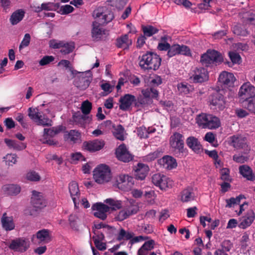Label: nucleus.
<instances>
[{"label":"nucleus","instance_id":"f257e3e1","mask_svg":"<svg viewBox=\"0 0 255 255\" xmlns=\"http://www.w3.org/2000/svg\"><path fill=\"white\" fill-rule=\"evenodd\" d=\"M139 66L143 71L158 70L161 65V58L156 53L146 52L138 57Z\"/></svg>","mask_w":255,"mask_h":255},{"label":"nucleus","instance_id":"f03ea898","mask_svg":"<svg viewBox=\"0 0 255 255\" xmlns=\"http://www.w3.org/2000/svg\"><path fill=\"white\" fill-rule=\"evenodd\" d=\"M184 140V136L177 132H174L170 137V145L174 149V155L176 157L182 158L185 156Z\"/></svg>","mask_w":255,"mask_h":255},{"label":"nucleus","instance_id":"7ed1b4c3","mask_svg":"<svg viewBox=\"0 0 255 255\" xmlns=\"http://www.w3.org/2000/svg\"><path fill=\"white\" fill-rule=\"evenodd\" d=\"M93 178L98 184H104L109 182L112 178L110 167L105 164L97 166L93 171Z\"/></svg>","mask_w":255,"mask_h":255},{"label":"nucleus","instance_id":"20e7f679","mask_svg":"<svg viewBox=\"0 0 255 255\" xmlns=\"http://www.w3.org/2000/svg\"><path fill=\"white\" fill-rule=\"evenodd\" d=\"M223 61L221 54L215 50H208L206 53L202 54L200 58V62L205 67H210L213 64L217 65Z\"/></svg>","mask_w":255,"mask_h":255},{"label":"nucleus","instance_id":"39448f33","mask_svg":"<svg viewBox=\"0 0 255 255\" xmlns=\"http://www.w3.org/2000/svg\"><path fill=\"white\" fill-rule=\"evenodd\" d=\"M229 144L237 149H243V153L248 154L251 150L247 143V138L241 134L233 135L229 138Z\"/></svg>","mask_w":255,"mask_h":255},{"label":"nucleus","instance_id":"423d86ee","mask_svg":"<svg viewBox=\"0 0 255 255\" xmlns=\"http://www.w3.org/2000/svg\"><path fill=\"white\" fill-rule=\"evenodd\" d=\"M94 16L100 24L104 25L111 22L114 18L113 13L109 10L103 11V8H99L94 11Z\"/></svg>","mask_w":255,"mask_h":255},{"label":"nucleus","instance_id":"0eeeda50","mask_svg":"<svg viewBox=\"0 0 255 255\" xmlns=\"http://www.w3.org/2000/svg\"><path fill=\"white\" fill-rule=\"evenodd\" d=\"M152 182L154 185L162 190H165L171 187L172 184V181L169 178L160 173L154 174L152 177Z\"/></svg>","mask_w":255,"mask_h":255},{"label":"nucleus","instance_id":"6e6552de","mask_svg":"<svg viewBox=\"0 0 255 255\" xmlns=\"http://www.w3.org/2000/svg\"><path fill=\"white\" fill-rule=\"evenodd\" d=\"M239 96L244 101L255 97V87L250 82L244 83L240 88Z\"/></svg>","mask_w":255,"mask_h":255},{"label":"nucleus","instance_id":"1a4fd4ad","mask_svg":"<svg viewBox=\"0 0 255 255\" xmlns=\"http://www.w3.org/2000/svg\"><path fill=\"white\" fill-rule=\"evenodd\" d=\"M210 105L213 107V109L223 111L226 107V100L224 96L218 92L212 94L210 98Z\"/></svg>","mask_w":255,"mask_h":255},{"label":"nucleus","instance_id":"9d476101","mask_svg":"<svg viewBox=\"0 0 255 255\" xmlns=\"http://www.w3.org/2000/svg\"><path fill=\"white\" fill-rule=\"evenodd\" d=\"M97 21H94L92 23L91 30L92 37L94 41H99L106 38L108 35V31L102 27Z\"/></svg>","mask_w":255,"mask_h":255},{"label":"nucleus","instance_id":"9b49d317","mask_svg":"<svg viewBox=\"0 0 255 255\" xmlns=\"http://www.w3.org/2000/svg\"><path fill=\"white\" fill-rule=\"evenodd\" d=\"M178 54L184 55L186 56H191L190 49L187 46L178 44L170 45V47L167 52L168 56L172 57Z\"/></svg>","mask_w":255,"mask_h":255},{"label":"nucleus","instance_id":"f8f14e48","mask_svg":"<svg viewBox=\"0 0 255 255\" xmlns=\"http://www.w3.org/2000/svg\"><path fill=\"white\" fill-rule=\"evenodd\" d=\"M193 72L190 79L194 83H202L209 79L208 72L205 68H196Z\"/></svg>","mask_w":255,"mask_h":255},{"label":"nucleus","instance_id":"ddd939ff","mask_svg":"<svg viewBox=\"0 0 255 255\" xmlns=\"http://www.w3.org/2000/svg\"><path fill=\"white\" fill-rule=\"evenodd\" d=\"M134 179L128 175H121L118 180V188L125 191H128L132 188L134 184Z\"/></svg>","mask_w":255,"mask_h":255},{"label":"nucleus","instance_id":"4468645a","mask_svg":"<svg viewBox=\"0 0 255 255\" xmlns=\"http://www.w3.org/2000/svg\"><path fill=\"white\" fill-rule=\"evenodd\" d=\"M29 247V244L23 238H16L11 241L8 248L15 252L23 253Z\"/></svg>","mask_w":255,"mask_h":255},{"label":"nucleus","instance_id":"2eb2a0df","mask_svg":"<svg viewBox=\"0 0 255 255\" xmlns=\"http://www.w3.org/2000/svg\"><path fill=\"white\" fill-rule=\"evenodd\" d=\"M92 209L94 212V215L102 220H105L107 217V212L110 211L108 206L102 203H97L92 206Z\"/></svg>","mask_w":255,"mask_h":255},{"label":"nucleus","instance_id":"dca6fc26","mask_svg":"<svg viewBox=\"0 0 255 255\" xmlns=\"http://www.w3.org/2000/svg\"><path fill=\"white\" fill-rule=\"evenodd\" d=\"M118 159L124 162H128L133 158V156L128 150L124 144H121L116 151Z\"/></svg>","mask_w":255,"mask_h":255},{"label":"nucleus","instance_id":"f3484780","mask_svg":"<svg viewBox=\"0 0 255 255\" xmlns=\"http://www.w3.org/2000/svg\"><path fill=\"white\" fill-rule=\"evenodd\" d=\"M104 145V140L95 139L92 141H84L83 143V148L90 152H95L101 149Z\"/></svg>","mask_w":255,"mask_h":255},{"label":"nucleus","instance_id":"a211bd4d","mask_svg":"<svg viewBox=\"0 0 255 255\" xmlns=\"http://www.w3.org/2000/svg\"><path fill=\"white\" fill-rule=\"evenodd\" d=\"M31 203L33 207L35 208H42L46 206V204L42 193L35 190L32 191Z\"/></svg>","mask_w":255,"mask_h":255},{"label":"nucleus","instance_id":"6ab92c4d","mask_svg":"<svg viewBox=\"0 0 255 255\" xmlns=\"http://www.w3.org/2000/svg\"><path fill=\"white\" fill-rule=\"evenodd\" d=\"M149 170V168L147 165L142 163H138L134 168L135 179L140 180H144L147 176Z\"/></svg>","mask_w":255,"mask_h":255},{"label":"nucleus","instance_id":"aec40b11","mask_svg":"<svg viewBox=\"0 0 255 255\" xmlns=\"http://www.w3.org/2000/svg\"><path fill=\"white\" fill-rule=\"evenodd\" d=\"M135 101V96L129 94L122 96L119 100L120 103L119 105L120 109L124 111H127L131 106L133 102Z\"/></svg>","mask_w":255,"mask_h":255},{"label":"nucleus","instance_id":"412c9836","mask_svg":"<svg viewBox=\"0 0 255 255\" xmlns=\"http://www.w3.org/2000/svg\"><path fill=\"white\" fill-rule=\"evenodd\" d=\"M255 218L254 212L252 210L248 211L246 215L240 219L239 227L245 229L251 225Z\"/></svg>","mask_w":255,"mask_h":255},{"label":"nucleus","instance_id":"4be33fe9","mask_svg":"<svg viewBox=\"0 0 255 255\" xmlns=\"http://www.w3.org/2000/svg\"><path fill=\"white\" fill-rule=\"evenodd\" d=\"M84 73H82V75L76 78L74 80V85L80 90H85L87 89L92 80L91 77L85 76Z\"/></svg>","mask_w":255,"mask_h":255},{"label":"nucleus","instance_id":"5701e85b","mask_svg":"<svg viewBox=\"0 0 255 255\" xmlns=\"http://www.w3.org/2000/svg\"><path fill=\"white\" fill-rule=\"evenodd\" d=\"M235 80V78L232 73L223 71L219 75L218 81L225 86H231Z\"/></svg>","mask_w":255,"mask_h":255},{"label":"nucleus","instance_id":"b1692460","mask_svg":"<svg viewBox=\"0 0 255 255\" xmlns=\"http://www.w3.org/2000/svg\"><path fill=\"white\" fill-rule=\"evenodd\" d=\"M69 191L75 206L76 207L77 204H79V197L80 195L78 185L76 182L72 181L69 183Z\"/></svg>","mask_w":255,"mask_h":255},{"label":"nucleus","instance_id":"393cba45","mask_svg":"<svg viewBox=\"0 0 255 255\" xmlns=\"http://www.w3.org/2000/svg\"><path fill=\"white\" fill-rule=\"evenodd\" d=\"M131 44L132 40L129 38L128 34L122 35L116 39V46L124 50L128 49Z\"/></svg>","mask_w":255,"mask_h":255},{"label":"nucleus","instance_id":"a878e982","mask_svg":"<svg viewBox=\"0 0 255 255\" xmlns=\"http://www.w3.org/2000/svg\"><path fill=\"white\" fill-rule=\"evenodd\" d=\"M159 163L167 169H171L177 166L176 160L172 157L166 155L159 160Z\"/></svg>","mask_w":255,"mask_h":255},{"label":"nucleus","instance_id":"bb28decb","mask_svg":"<svg viewBox=\"0 0 255 255\" xmlns=\"http://www.w3.org/2000/svg\"><path fill=\"white\" fill-rule=\"evenodd\" d=\"M186 143L189 148L196 153L200 152L203 149L200 141L194 136L188 137L186 139Z\"/></svg>","mask_w":255,"mask_h":255},{"label":"nucleus","instance_id":"cd10ccee","mask_svg":"<svg viewBox=\"0 0 255 255\" xmlns=\"http://www.w3.org/2000/svg\"><path fill=\"white\" fill-rule=\"evenodd\" d=\"M2 190L5 194L9 196H16L21 191L20 187L16 184H7L2 186Z\"/></svg>","mask_w":255,"mask_h":255},{"label":"nucleus","instance_id":"c85d7f7f","mask_svg":"<svg viewBox=\"0 0 255 255\" xmlns=\"http://www.w3.org/2000/svg\"><path fill=\"white\" fill-rule=\"evenodd\" d=\"M86 117L80 111L73 113L72 119L70 120V124L83 127L84 125Z\"/></svg>","mask_w":255,"mask_h":255},{"label":"nucleus","instance_id":"c756f323","mask_svg":"<svg viewBox=\"0 0 255 255\" xmlns=\"http://www.w3.org/2000/svg\"><path fill=\"white\" fill-rule=\"evenodd\" d=\"M195 194L192 188L188 187L181 192V201L182 202H191L195 200Z\"/></svg>","mask_w":255,"mask_h":255},{"label":"nucleus","instance_id":"7c9ffc66","mask_svg":"<svg viewBox=\"0 0 255 255\" xmlns=\"http://www.w3.org/2000/svg\"><path fill=\"white\" fill-rule=\"evenodd\" d=\"M36 238L41 243H48L51 241L50 231L48 229H42L36 233Z\"/></svg>","mask_w":255,"mask_h":255},{"label":"nucleus","instance_id":"2f4dec72","mask_svg":"<svg viewBox=\"0 0 255 255\" xmlns=\"http://www.w3.org/2000/svg\"><path fill=\"white\" fill-rule=\"evenodd\" d=\"M154 244L155 242L153 240L145 242L138 249L137 255H147L148 252L154 248Z\"/></svg>","mask_w":255,"mask_h":255},{"label":"nucleus","instance_id":"473e14b6","mask_svg":"<svg viewBox=\"0 0 255 255\" xmlns=\"http://www.w3.org/2000/svg\"><path fill=\"white\" fill-rule=\"evenodd\" d=\"M177 87L179 94L184 95L190 94L194 90L193 86L186 82L178 83Z\"/></svg>","mask_w":255,"mask_h":255},{"label":"nucleus","instance_id":"72a5a7b5","mask_svg":"<svg viewBox=\"0 0 255 255\" xmlns=\"http://www.w3.org/2000/svg\"><path fill=\"white\" fill-rule=\"evenodd\" d=\"M4 142L10 148L17 150H22L26 147V144L14 140L5 138Z\"/></svg>","mask_w":255,"mask_h":255},{"label":"nucleus","instance_id":"f704fd0d","mask_svg":"<svg viewBox=\"0 0 255 255\" xmlns=\"http://www.w3.org/2000/svg\"><path fill=\"white\" fill-rule=\"evenodd\" d=\"M233 32L239 36L246 37L250 34V31L243 25L237 24L232 27Z\"/></svg>","mask_w":255,"mask_h":255},{"label":"nucleus","instance_id":"c9c22d12","mask_svg":"<svg viewBox=\"0 0 255 255\" xmlns=\"http://www.w3.org/2000/svg\"><path fill=\"white\" fill-rule=\"evenodd\" d=\"M211 115V114L206 113H201L198 115L196 118V123L198 125L202 128H206V126Z\"/></svg>","mask_w":255,"mask_h":255},{"label":"nucleus","instance_id":"e433bc0d","mask_svg":"<svg viewBox=\"0 0 255 255\" xmlns=\"http://www.w3.org/2000/svg\"><path fill=\"white\" fill-rule=\"evenodd\" d=\"M6 214L5 213L3 214L1 218V223L3 229L6 231H11L14 228V224L13 220L10 217L6 216Z\"/></svg>","mask_w":255,"mask_h":255},{"label":"nucleus","instance_id":"4c0bfd02","mask_svg":"<svg viewBox=\"0 0 255 255\" xmlns=\"http://www.w3.org/2000/svg\"><path fill=\"white\" fill-rule=\"evenodd\" d=\"M24 16V11L22 9H18L13 12L10 16L9 20L11 24L15 25L20 22Z\"/></svg>","mask_w":255,"mask_h":255},{"label":"nucleus","instance_id":"58836bf2","mask_svg":"<svg viewBox=\"0 0 255 255\" xmlns=\"http://www.w3.org/2000/svg\"><path fill=\"white\" fill-rule=\"evenodd\" d=\"M80 137V132L76 130H70L68 133L65 134L64 135L65 140H69L73 143H76Z\"/></svg>","mask_w":255,"mask_h":255},{"label":"nucleus","instance_id":"ea45409f","mask_svg":"<svg viewBox=\"0 0 255 255\" xmlns=\"http://www.w3.org/2000/svg\"><path fill=\"white\" fill-rule=\"evenodd\" d=\"M240 174L245 178L249 180H253L254 175L252 169L248 165H243L239 167Z\"/></svg>","mask_w":255,"mask_h":255},{"label":"nucleus","instance_id":"a19ab883","mask_svg":"<svg viewBox=\"0 0 255 255\" xmlns=\"http://www.w3.org/2000/svg\"><path fill=\"white\" fill-rule=\"evenodd\" d=\"M141 29L143 35L146 37L152 36L159 31L158 29L151 25H142Z\"/></svg>","mask_w":255,"mask_h":255},{"label":"nucleus","instance_id":"79ce46f5","mask_svg":"<svg viewBox=\"0 0 255 255\" xmlns=\"http://www.w3.org/2000/svg\"><path fill=\"white\" fill-rule=\"evenodd\" d=\"M220 126L221 122L219 118L211 114L209 122H208L206 128L210 129H216L219 128Z\"/></svg>","mask_w":255,"mask_h":255},{"label":"nucleus","instance_id":"37998d69","mask_svg":"<svg viewBox=\"0 0 255 255\" xmlns=\"http://www.w3.org/2000/svg\"><path fill=\"white\" fill-rule=\"evenodd\" d=\"M113 133L115 137L120 140H124V128L121 125H118L117 126L113 125Z\"/></svg>","mask_w":255,"mask_h":255},{"label":"nucleus","instance_id":"c03bdc74","mask_svg":"<svg viewBox=\"0 0 255 255\" xmlns=\"http://www.w3.org/2000/svg\"><path fill=\"white\" fill-rule=\"evenodd\" d=\"M229 56L231 60V62L228 63L229 67H232L235 64H240L242 62L241 56L235 51L229 52Z\"/></svg>","mask_w":255,"mask_h":255},{"label":"nucleus","instance_id":"a18cd8bd","mask_svg":"<svg viewBox=\"0 0 255 255\" xmlns=\"http://www.w3.org/2000/svg\"><path fill=\"white\" fill-rule=\"evenodd\" d=\"M28 112V116L29 118L35 122H37L42 117L41 114L39 112L38 109L36 108H29Z\"/></svg>","mask_w":255,"mask_h":255},{"label":"nucleus","instance_id":"49530a36","mask_svg":"<svg viewBox=\"0 0 255 255\" xmlns=\"http://www.w3.org/2000/svg\"><path fill=\"white\" fill-rule=\"evenodd\" d=\"M129 216L135 214L139 210V207L133 200L129 201V205L125 209Z\"/></svg>","mask_w":255,"mask_h":255},{"label":"nucleus","instance_id":"de8ad7c7","mask_svg":"<svg viewBox=\"0 0 255 255\" xmlns=\"http://www.w3.org/2000/svg\"><path fill=\"white\" fill-rule=\"evenodd\" d=\"M134 234L131 232H127L125 230L122 228L117 237V240L121 241L122 240H130L133 237Z\"/></svg>","mask_w":255,"mask_h":255},{"label":"nucleus","instance_id":"09e8293b","mask_svg":"<svg viewBox=\"0 0 255 255\" xmlns=\"http://www.w3.org/2000/svg\"><path fill=\"white\" fill-rule=\"evenodd\" d=\"M243 105L251 113L255 115V97L244 101Z\"/></svg>","mask_w":255,"mask_h":255},{"label":"nucleus","instance_id":"8fccbe9b","mask_svg":"<svg viewBox=\"0 0 255 255\" xmlns=\"http://www.w3.org/2000/svg\"><path fill=\"white\" fill-rule=\"evenodd\" d=\"M245 198V197L244 195H240L236 198L232 197L230 199H226V202L227 203V204L226 205V207L231 208L235 204H239L241 202V200Z\"/></svg>","mask_w":255,"mask_h":255},{"label":"nucleus","instance_id":"3c124183","mask_svg":"<svg viewBox=\"0 0 255 255\" xmlns=\"http://www.w3.org/2000/svg\"><path fill=\"white\" fill-rule=\"evenodd\" d=\"M75 48L74 43H67L62 44V47L60 50L62 54L66 55L72 52Z\"/></svg>","mask_w":255,"mask_h":255},{"label":"nucleus","instance_id":"603ef678","mask_svg":"<svg viewBox=\"0 0 255 255\" xmlns=\"http://www.w3.org/2000/svg\"><path fill=\"white\" fill-rule=\"evenodd\" d=\"M4 158L5 164L8 166H13L17 162V156L15 154H7Z\"/></svg>","mask_w":255,"mask_h":255},{"label":"nucleus","instance_id":"864d4df0","mask_svg":"<svg viewBox=\"0 0 255 255\" xmlns=\"http://www.w3.org/2000/svg\"><path fill=\"white\" fill-rule=\"evenodd\" d=\"M92 108V103L89 101L86 100L82 103L81 109L82 113L85 115H87L90 113Z\"/></svg>","mask_w":255,"mask_h":255},{"label":"nucleus","instance_id":"5fc2aeb1","mask_svg":"<svg viewBox=\"0 0 255 255\" xmlns=\"http://www.w3.org/2000/svg\"><path fill=\"white\" fill-rule=\"evenodd\" d=\"M243 154L242 155H237L235 154L233 156V159L234 161L240 163H243L247 161L249 159L250 156L248 154Z\"/></svg>","mask_w":255,"mask_h":255},{"label":"nucleus","instance_id":"6e6d98bb","mask_svg":"<svg viewBox=\"0 0 255 255\" xmlns=\"http://www.w3.org/2000/svg\"><path fill=\"white\" fill-rule=\"evenodd\" d=\"M137 135L140 138H146L149 133V130L145 127H140L137 128Z\"/></svg>","mask_w":255,"mask_h":255},{"label":"nucleus","instance_id":"4d7b16f0","mask_svg":"<svg viewBox=\"0 0 255 255\" xmlns=\"http://www.w3.org/2000/svg\"><path fill=\"white\" fill-rule=\"evenodd\" d=\"M221 249H218V250H222L225 253L229 252L233 248V244L229 240L224 241L221 245Z\"/></svg>","mask_w":255,"mask_h":255},{"label":"nucleus","instance_id":"13d9d810","mask_svg":"<svg viewBox=\"0 0 255 255\" xmlns=\"http://www.w3.org/2000/svg\"><path fill=\"white\" fill-rule=\"evenodd\" d=\"M243 18L246 24L255 25V13H248Z\"/></svg>","mask_w":255,"mask_h":255},{"label":"nucleus","instance_id":"bf43d9fd","mask_svg":"<svg viewBox=\"0 0 255 255\" xmlns=\"http://www.w3.org/2000/svg\"><path fill=\"white\" fill-rule=\"evenodd\" d=\"M161 40L164 42H160L158 43L157 46L158 49L160 51H168L169 48L170 47V44L166 42L167 37L166 36L162 37Z\"/></svg>","mask_w":255,"mask_h":255},{"label":"nucleus","instance_id":"052dcab7","mask_svg":"<svg viewBox=\"0 0 255 255\" xmlns=\"http://www.w3.org/2000/svg\"><path fill=\"white\" fill-rule=\"evenodd\" d=\"M42 9L45 10H53L59 6V3H54L48 2L42 3Z\"/></svg>","mask_w":255,"mask_h":255},{"label":"nucleus","instance_id":"680f3d73","mask_svg":"<svg viewBox=\"0 0 255 255\" xmlns=\"http://www.w3.org/2000/svg\"><path fill=\"white\" fill-rule=\"evenodd\" d=\"M55 58L53 56H44L39 61L40 66H45L50 64L54 60Z\"/></svg>","mask_w":255,"mask_h":255},{"label":"nucleus","instance_id":"e2e57ef3","mask_svg":"<svg viewBox=\"0 0 255 255\" xmlns=\"http://www.w3.org/2000/svg\"><path fill=\"white\" fill-rule=\"evenodd\" d=\"M26 178L28 180L32 181H38L40 179V176L35 171H30L27 173Z\"/></svg>","mask_w":255,"mask_h":255},{"label":"nucleus","instance_id":"0e129e2a","mask_svg":"<svg viewBox=\"0 0 255 255\" xmlns=\"http://www.w3.org/2000/svg\"><path fill=\"white\" fill-rule=\"evenodd\" d=\"M30 41V35L28 33H26L24 35V38H23L21 43L19 45V49L21 50L23 47H25L28 46Z\"/></svg>","mask_w":255,"mask_h":255},{"label":"nucleus","instance_id":"69168bd1","mask_svg":"<svg viewBox=\"0 0 255 255\" xmlns=\"http://www.w3.org/2000/svg\"><path fill=\"white\" fill-rule=\"evenodd\" d=\"M78 218L76 215L71 214L69 217V222L70 227L72 229H76L77 227V222Z\"/></svg>","mask_w":255,"mask_h":255},{"label":"nucleus","instance_id":"338daca9","mask_svg":"<svg viewBox=\"0 0 255 255\" xmlns=\"http://www.w3.org/2000/svg\"><path fill=\"white\" fill-rule=\"evenodd\" d=\"M93 233L94 234V235L92 237L93 241H94L95 239L98 241H103L104 240V235L103 233L101 232L99 230H93Z\"/></svg>","mask_w":255,"mask_h":255},{"label":"nucleus","instance_id":"774afa93","mask_svg":"<svg viewBox=\"0 0 255 255\" xmlns=\"http://www.w3.org/2000/svg\"><path fill=\"white\" fill-rule=\"evenodd\" d=\"M128 215L126 209L120 211L117 215L116 218L118 221H122L129 217Z\"/></svg>","mask_w":255,"mask_h":255}]
</instances>
